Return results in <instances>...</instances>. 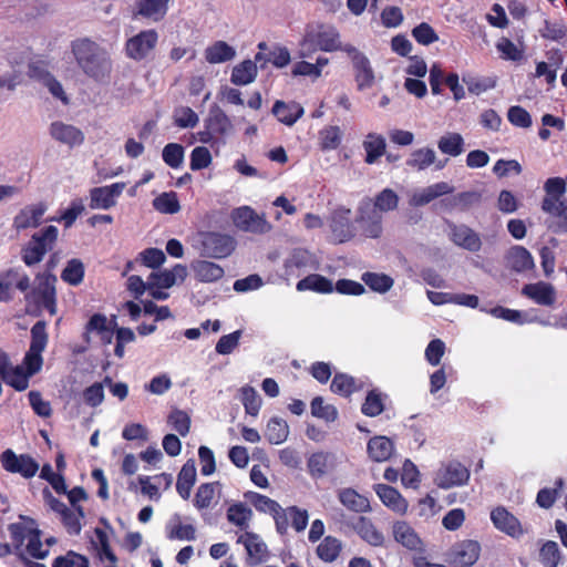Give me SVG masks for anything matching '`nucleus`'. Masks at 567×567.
<instances>
[{
  "label": "nucleus",
  "mask_w": 567,
  "mask_h": 567,
  "mask_svg": "<svg viewBox=\"0 0 567 567\" xmlns=\"http://www.w3.org/2000/svg\"><path fill=\"white\" fill-rule=\"evenodd\" d=\"M340 34L333 25L309 27L300 42V56L309 58L317 50L324 52L343 51Z\"/></svg>",
  "instance_id": "7ed1b4c3"
},
{
  "label": "nucleus",
  "mask_w": 567,
  "mask_h": 567,
  "mask_svg": "<svg viewBox=\"0 0 567 567\" xmlns=\"http://www.w3.org/2000/svg\"><path fill=\"white\" fill-rule=\"evenodd\" d=\"M40 477L49 482L58 494L66 493V484L63 475L61 473H54L50 464L42 466Z\"/></svg>",
  "instance_id": "338daca9"
},
{
  "label": "nucleus",
  "mask_w": 567,
  "mask_h": 567,
  "mask_svg": "<svg viewBox=\"0 0 567 567\" xmlns=\"http://www.w3.org/2000/svg\"><path fill=\"white\" fill-rule=\"evenodd\" d=\"M481 555V545L476 540L466 539L456 543L450 551V564L453 567H471Z\"/></svg>",
  "instance_id": "9b49d317"
},
{
  "label": "nucleus",
  "mask_w": 567,
  "mask_h": 567,
  "mask_svg": "<svg viewBox=\"0 0 567 567\" xmlns=\"http://www.w3.org/2000/svg\"><path fill=\"white\" fill-rule=\"evenodd\" d=\"M168 2L169 0H137L134 14L150 22H158L166 16Z\"/></svg>",
  "instance_id": "412c9836"
},
{
  "label": "nucleus",
  "mask_w": 567,
  "mask_h": 567,
  "mask_svg": "<svg viewBox=\"0 0 567 567\" xmlns=\"http://www.w3.org/2000/svg\"><path fill=\"white\" fill-rule=\"evenodd\" d=\"M330 390L336 394L348 398L359 390V385L353 377L347 373H336Z\"/></svg>",
  "instance_id": "c03bdc74"
},
{
  "label": "nucleus",
  "mask_w": 567,
  "mask_h": 567,
  "mask_svg": "<svg viewBox=\"0 0 567 567\" xmlns=\"http://www.w3.org/2000/svg\"><path fill=\"white\" fill-rule=\"evenodd\" d=\"M154 208L162 214H176L181 209V205L176 193H163L153 200Z\"/></svg>",
  "instance_id": "6e6d98bb"
},
{
  "label": "nucleus",
  "mask_w": 567,
  "mask_h": 567,
  "mask_svg": "<svg viewBox=\"0 0 567 567\" xmlns=\"http://www.w3.org/2000/svg\"><path fill=\"white\" fill-rule=\"evenodd\" d=\"M386 394L381 393L378 390H371L368 392L364 402L361 406V412L369 417H375L384 411V401Z\"/></svg>",
  "instance_id": "79ce46f5"
},
{
  "label": "nucleus",
  "mask_w": 567,
  "mask_h": 567,
  "mask_svg": "<svg viewBox=\"0 0 567 567\" xmlns=\"http://www.w3.org/2000/svg\"><path fill=\"white\" fill-rule=\"evenodd\" d=\"M236 243L229 235L208 233L202 241V255L209 258H225L235 249Z\"/></svg>",
  "instance_id": "9d476101"
},
{
  "label": "nucleus",
  "mask_w": 567,
  "mask_h": 567,
  "mask_svg": "<svg viewBox=\"0 0 567 567\" xmlns=\"http://www.w3.org/2000/svg\"><path fill=\"white\" fill-rule=\"evenodd\" d=\"M398 204L399 197L396 193L391 188H384L375 196L374 204L371 207L380 213H386L394 210L398 207Z\"/></svg>",
  "instance_id": "4d7b16f0"
},
{
  "label": "nucleus",
  "mask_w": 567,
  "mask_h": 567,
  "mask_svg": "<svg viewBox=\"0 0 567 567\" xmlns=\"http://www.w3.org/2000/svg\"><path fill=\"white\" fill-rule=\"evenodd\" d=\"M60 516L64 527L70 535H79L81 533V519L84 517L82 507L68 508Z\"/></svg>",
  "instance_id": "5fc2aeb1"
},
{
  "label": "nucleus",
  "mask_w": 567,
  "mask_h": 567,
  "mask_svg": "<svg viewBox=\"0 0 567 567\" xmlns=\"http://www.w3.org/2000/svg\"><path fill=\"white\" fill-rule=\"evenodd\" d=\"M45 327L47 324L44 321H38L31 328L30 348L23 360L25 370L19 365L14 368L11 365L1 378L7 384L17 391L25 390L29 386L30 377L39 372L42 368V352L47 348L49 339Z\"/></svg>",
  "instance_id": "f257e3e1"
},
{
  "label": "nucleus",
  "mask_w": 567,
  "mask_h": 567,
  "mask_svg": "<svg viewBox=\"0 0 567 567\" xmlns=\"http://www.w3.org/2000/svg\"><path fill=\"white\" fill-rule=\"evenodd\" d=\"M453 186L446 182H439L423 188L415 189L409 199V204L413 207L425 206L432 200L452 194Z\"/></svg>",
  "instance_id": "f3484780"
},
{
  "label": "nucleus",
  "mask_w": 567,
  "mask_h": 567,
  "mask_svg": "<svg viewBox=\"0 0 567 567\" xmlns=\"http://www.w3.org/2000/svg\"><path fill=\"white\" fill-rule=\"evenodd\" d=\"M394 539L410 550H421L422 540L415 530L405 522H396L393 525Z\"/></svg>",
  "instance_id": "cd10ccee"
},
{
  "label": "nucleus",
  "mask_w": 567,
  "mask_h": 567,
  "mask_svg": "<svg viewBox=\"0 0 567 567\" xmlns=\"http://www.w3.org/2000/svg\"><path fill=\"white\" fill-rule=\"evenodd\" d=\"M234 225L241 231L264 235L272 229L265 214H258L250 206H240L231 213Z\"/></svg>",
  "instance_id": "39448f33"
},
{
  "label": "nucleus",
  "mask_w": 567,
  "mask_h": 567,
  "mask_svg": "<svg viewBox=\"0 0 567 567\" xmlns=\"http://www.w3.org/2000/svg\"><path fill=\"white\" fill-rule=\"evenodd\" d=\"M168 424L182 436H186L190 427V417L182 410H173L167 419Z\"/></svg>",
  "instance_id": "69168bd1"
},
{
  "label": "nucleus",
  "mask_w": 567,
  "mask_h": 567,
  "mask_svg": "<svg viewBox=\"0 0 567 567\" xmlns=\"http://www.w3.org/2000/svg\"><path fill=\"white\" fill-rule=\"evenodd\" d=\"M340 503L348 509L355 513H365L370 511L368 498L359 494L353 488H342L338 493Z\"/></svg>",
  "instance_id": "f704fd0d"
},
{
  "label": "nucleus",
  "mask_w": 567,
  "mask_h": 567,
  "mask_svg": "<svg viewBox=\"0 0 567 567\" xmlns=\"http://www.w3.org/2000/svg\"><path fill=\"white\" fill-rule=\"evenodd\" d=\"M332 460L333 455L330 453H313L308 460V468L311 476L316 478L324 476L332 464Z\"/></svg>",
  "instance_id": "de8ad7c7"
},
{
  "label": "nucleus",
  "mask_w": 567,
  "mask_h": 567,
  "mask_svg": "<svg viewBox=\"0 0 567 567\" xmlns=\"http://www.w3.org/2000/svg\"><path fill=\"white\" fill-rule=\"evenodd\" d=\"M297 290H312L320 293H330L333 291V284L330 279L321 275H309L297 284Z\"/></svg>",
  "instance_id": "a19ab883"
},
{
  "label": "nucleus",
  "mask_w": 567,
  "mask_h": 567,
  "mask_svg": "<svg viewBox=\"0 0 567 567\" xmlns=\"http://www.w3.org/2000/svg\"><path fill=\"white\" fill-rule=\"evenodd\" d=\"M71 51L78 66L96 82H106L112 72V60L105 48L99 43L81 38L72 41Z\"/></svg>",
  "instance_id": "f03ea898"
},
{
  "label": "nucleus",
  "mask_w": 567,
  "mask_h": 567,
  "mask_svg": "<svg viewBox=\"0 0 567 567\" xmlns=\"http://www.w3.org/2000/svg\"><path fill=\"white\" fill-rule=\"evenodd\" d=\"M363 148L365 151V163L374 164L385 153V138L381 134L369 133L363 141Z\"/></svg>",
  "instance_id": "c9c22d12"
},
{
  "label": "nucleus",
  "mask_w": 567,
  "mask_h": 567,
  "mask_svg": "<svg viewBox=\"0 0 567 567\" xmlns=\"http://www.w3.org/2000/svg\"><path fill=\"white\" fill-rule=\"evenodd\" d=\"M158 34L155 30L141 31L126 42V53L131 59L142 60L155 48Z\"/></svg>",
  "instance_id": "ddd939ff"
},
{
  "label": "nucleus",
  "mask_w": 567,
  "mask_h": 567,
  "mask_svg": "<svg viewBox=\"0 0 567 567\" xmlns=\"http://www.w3.org/2000/svg\"><path fill=\"white\" fill-rule=\"evenodd\" d=\"M61 278L71 286H79L84 278L83 262L78 258L69 260L62 270Z\"/></svg>",
  "instance_id": "3c124183"
},
{
  "label": "nucleus",
  "mask_w": 567,
  "mask_h": 567,
  "mask_svg": "<svg viewBox=\"0 0 567 567\" xmlns=\"http://www.w3.org/2000/svg\"><path fill=\"white\" fill-rule=\"evenodd\" d=\"M184 153L185 150L181 144L168 143L163 148L162 157L166 165L176 169L179 168L183 164Z\"/></svg>",
  "instance_id": "13d9d810"
},
{
  "label": "nucleus",
  "mask_w": 567,
  "mask_h": 567,
  "mask_svg": "<svg viewBox=\"0 0 567 567\" xmlns=\"http://www.w3.org/2000/svg\"><path fill=\"white\" fill-rule=\"evenodd\" d=\"M539 558L545 567H557L561 559V553L556 542H546L539 551Z\"/></svg>",
  "instance_id": "bf43d9fd"
},
{
  "label": "nucleus",
  "mask_w": 567,
  "mask_h": 567,
  "mask_svg": "<svg viewBox=\"0 0 567 567\" xmlns=\"http://www.w3.org/2000/svg\"><path fill=\"white\" fill-rule=\"evenodd\" d=\"M204 56L210 64L225 63L236 56V50L227 42L219 40L205 49Z\"/></svg>",
  "instance_id": "c85d7f7f"
},
{
  "label": "nucleus",
  "mask_w": 567,
  "mask_h": 567,
  "mask_svg": "<svg viewBox=\"0 0 567 567\" xmlns=\"http://www.w3.org/2000/svg\"><path fill=\"white\" fill-rule=\"evenodd\" d=\"M272 114L279 122L291 126L303 115V107L295 102L285 103L282 101H276L272 106Z\"/></svg>",
  "instance_id": "c756f323"
},
{
  "label": "nucleus",
  "mask_w": 567,
  "mask_h": 567,
  "mask_svg": "<svg viewBox=\"0 0 567 567\" xmlns=\"http://www.w3.org/2000/svg\"><path fill=\"white\" fill-rule=\"evenodd\" d=\"M245 498L249 501L258 512L261 513L272 515L274 512L279 508V504L276 501L255 492L246 493Z\"/></svg>",
  "instance_id": "e2e57ef3"
},
{
  "label": "nucleus",
  "mask_w": 567,
  "mask_h": 567,
  "mask_svg": "<svg viewBox=\"0 0 567 567\" xmlns=\"http://www.w3.org/2000/svg\"><path fill=\"white\" fill-rule=\"evenodd\" d=\"M56 238L58 228L55 226H47L39 234H34L23 249L22 260L24 264L33 266L40 262L44 255L52 249Z\"/></svg>",
  "instance_id": "20e7f679"
},
{
  "label": "nucleus",
  "mask_w": 567,
  "mask_h": 567,
  "mask_svg": "<svg viewBox=\"0 0 567 567\" xmlns=\"http://www.w3.org/2000/svg\"><path fill=\"white\" fill-rule=\"evenodd\" d=\"M564 484L565 482L563 478H557L555 481L554 488L545 487L539 489L536 496L537 505L545 509L550 508L554 505L555 501L557 499L558 493L564 487Z\"/></svg>",
  "instance_id": "052dcab7"
},
{
  "label": "nucleus",
  "mask_w": 567,
  "mask_h": 567,
  "mask_svg": "<svg viewBox=\"0 0 567 567\" xmlns=\"http://www.w3.org/2000/svg\"><path fill=\"white\" fill-rule=\"evenodd\" d=\"M196 481V467L194 462H186L177 476L176 491L184 499H188Z\"/></svg>",
  "instance_id": "e433bc0d"
},
{
  "label": "nucleus",
  "mask_w": 567,
  "mask_h": 567,
  "mask_svg": "<svg viewBox=\"0 0 567 567\" xmlns=\"http://www.w3.org/2000/svg\"><path fill=\"white\" fill-rule=\"evenodd\" d=\"M240 400L247 414L256 416L261 408V398L258 392L250 385L240 389Z\"/></svg>",
  "instance_id": "864d4df0"
},
{
  "label": "nucleus",
  "mask_w": 567,
  "mask_h": 567,
  "mask_svg": "<svg viewBox=\"0 0 567 567\" xmlns=\"http://www.w3.org/2000/svg\"><path fill=\"white\" fill-rule=\"evenodd\" d=\"M481 311H485L493 316L494 318L503 319L505 321L523 324L526 322H532L533 320L524 319L525 316L522 311L504 308L501 306L494 307L489 310L481 308Z\"/></svg>",
  "instance_id": "680f3d73"
},
{
  "label": "nucleus",
  "mask_w": 567,
  "mask_h": 567,
  "mask_svg": "<svg viewBox=\"0 0 567 567\" xmlns=\"http://www.w3.org/2000/svg\"><path fill=\"white\" fill-rule=\"evenodd\" d=\"M237 543L244 545L247 551V560L249 565H259L267 559V545L258 534L245 532L239 535Z\"/></svg>",
  "instance_id": "dca6fc26"
},
{
  "label": "nucleus",
  "mask_w": 567,
  "mask_h": 567,
  "mask_svg": "<svg viewBox=\"0 0 567 567\" xmlns=\"http://www.w3.org/2000/svg\"><path fill=\"white\" fill-rule=\"evenodd\" d=\"M342 142V131L337 125H330L319 131V145L324 152L337 150Z\"/></svg>",
  "instance_id": "a18cd8bd"
},
{
  "label": "nucleus",
  "mask_w": 567,
  "mask_h": 567,
  "mask_svg": "<svg viewBox=\"0 0 567 567\" xmlns=\"http://www.w3.org/2000/svg\"><path fill=\"white\" fill-rule=\"evenodd\" d=\"M436 163V153L431 147H421L411 152L405 165L413 171L422 172Z\"/></svg>",
  "instance_id": "473e14b6"
},
{
  "label": "nucleus",
  "mask_w": 567,
  "mask_h": 567,
  "mask_svg": "<svg viewBox=\"0 0 567 567\" xmlns=\"http://www.w3.org/2000/svg\"><path fill=\"white\" fill-rule=\"evenodd\" d=\"M194 277L202 282H215L224 277V268L208 260H194L190 264Z\"/></svg>",
  "instance_id": "b1692460"
},
{
  "label": "nucleus",
  "mask_w": 567,
  "mask_h": 567,
  "mask_svg": "<svg viewBox=\"0 0 567 567\" xmlns=\"http://www.w3.org/2000/svg\"><path fill=\"white\" fill-rule=\"evenodd\" d=\"M357 534L369 545L378 547L384 543V535L374 526L371 519L360 516L354 525Z\"/></svg>",
  "instance_id": "7c9ffc66"
},
{
  "label": "nucleus",
  "mask_w": 567,
  "mask_h": 567,
  "mask_svg": "<svg viewBox=\"0 0 567 567\" xmlns=\"http://www.w3.org/2000/svg\"><path fill=\"white\" fill-rule=\"evenodd\" d=\"M522 295L532 299L539 306L550 307L556 301L555 287L551 284L545 281L525 285L522 288Z\"/></svg>",
  "instance_id": "a211bd4d"
},
{
  "label": "nucleus",
  "mask_w": 567,
  "mask_h": 567,
  "mask_svg": "<svg viewBox=\"0 0 567 567\" xmlns=\"http://www.w3.org/2000/svg\"><path fill=\"white\" fill-rule=\"evenodd\" d=\"M289 434V426L287 422L280 417H272L269 420L266 429V436L271 444H281L285 442Z\"/></svg>",
  "instance_id": "8fccbe9b"
},
{
  "label": "nucleus",
  "mask_w": 567,
  "mask_h": 567,
  "mask_svg": "<svg viewBox=\"0 0 567 567\" xmlns=\"http://www.w3.org/2000/svg\"><path fill=\"white\" fill-rule=\"evenodd\" d=\"M38 285L32 291V298L37 305L45 309L51 316L56 313V277L51 272H44L37 277Z\"/></svg>",
  "instance_id": "6e6552de"
},
{
  "label": "nucleus",
  "mask_w": 567,
  "mask_h": 567,
  "mask_svg": "<svg viewBox=\"0 0 567 567\" xmlns=\"http://www.w3.org/2000/svg\"><path fill=\"white\" fill-rule=\"evenodd\" d=\"M491 520L496 529L513 538H519L524 535L518 518L503 506H498L491 512Z\"/></svg>",
  "instance_id": "2eb2a0df"
},
{
  "label": "nucleus",
  "mask_w": 567,
  "mask_h": 567,
  "mask_svg": "<svg viewBox=\"0 0 567 567\" xmlns=\"http://www.w3.org/2000/svg\"><path fill=\"white\" fill-rule=\"evenodd\" d=\"M2 467L10 473H18L24 478L33 477L39 471V463L29 454H16L8 449L1 453Z\"/></svg>",
  "instance_id": "1a4fd4ad"
},
{
  "label": "nucleus",
  "mask_w": 567,
  "mask_h": 567,
  "mask_svg": "<svg viewBox=\"0 0 567 567\" xmlns=\"http://www.w3.org/2000/svg\"><path fill=\"white\" fill-rule=\"evenodd\" d=\"M468 480V468L454 460L442 462L433 476L434 484L442 489L463 486Z\"/></svg>",
  "instance_id": "423d86ee"
},
{
  "label": "nucleus",
  "mask_w": 567,
  "mask_h": 567,
  "mask_svg": "<svg viewBox=\"0 0 567 567\" xmlns=\"http://www.w3.org/2000/svg\"><path fill=\"white\" fill-rule=\"evenodd\" d=\"M506 259L508 266L516 272L529 270L535 266L530 252L522 246L511 248Z\"/></svg>",
  "instance_id": "72a5a7b5"
},
{
  "label": "nucleus",
  "mask_w": 567,
  "mask_h": 567,
  "mask_svg": "<svg viewBox=\"0 0 567 567\" xmlns=\"http://www.w3.org/2000/svg\"><path fill=\"white\" fill-rule=\"evenodd\" d=\"M227 519L230 524L239 527L241 530L247 532L249 528L252 511L245 503H235L227 508Z\"/></svg>",
  "instance_id": "ea45409f"
},
{
  "label": "nucleus",
  "mask_w": 567,
  "mask_h": 567,
  "mask_svg": "<svg viewBox=\"0 0 567 567\" xmlns=\"http://www.w3.org/2000/svg\"><path fill=\"white\" fill-rule=\"evenodd\" d=\"M449 237L456 246L476 252L482 247L480 235L464 224L449 223Z\"/></svg>",
  "instance_id": "4468645a"
},
{
  "label": "nucleus",
  "mask_w": 567,
  "mask_h": 567,
  "mask_svg": "<svg viewBox=\"0 0 567 567\" xmlns=\"http://www.w3.org/2000/svg\"><path fill=\"white\" fill-rule=\"evenodd\" d=\"M341 549V540L332 536H327L317 547V555L321 560L332 563L339 557Z\"/></svg>",
  "instance_id": "49530a36"
},
{
  "label": "nucleus",
  "mask_w": 567,
  "mask_h": 567,
  "mask_svg": "<svg viewBox=\"0 0 567 567\" xmlns=\"http://www.w3.org/2000/svg\"><path fill=\"white\" fill-rule=\"evenodd\" d=\"M367 451L372 461L385 462L394 452V443L386 436L377 435L369 440Z\"/></svg>",
  "instance_id": "a878e982"
},
{
  "label": "nucleus",
  "mask_w": 567,
  "mask_h": 567,
  "mask_svg": "<svg viewBox=\"0 0 567 567\" xmlns=\"http://www.w3.org/2000/svg\"><path fill=\"white\" fill-rule=\"evenodd\" d=\"M464 138L458 133H447L439 142V150L449 156L456 157L464 152Z\"/></svg>",
  "instance_id": "37998d69"
},
{
  "label": "nucleus",
  "mask_w": 567,
  "mask_h": 567,
  "mask_svg": "<svg viewBox=\"0 0 567 567\" xmlns=\"http://www.w3.org/2000/svg\"><path fill=\"white\" fill-rule=\"evenodd\" d=\"M205 127H208L216 137H225L230 133L233 125L229 117L220 107L213 106L205 120Z\"/></svg>",
  "instance_id": "bb28decb"
},
{
  "label": "nucleus",
  "mask_w": 567,
  "mask_h": 567,
  "mask_svg": "<svg viewBox=\"0 0 567 567\" xmlns=\"http://www.w3.org/2000/svg\"><path fill=\"white\" fill-rule=\"evenodd\" d=\"M330 228L334 239L339 243L350 239L353 235L350 221V209L341 208L333 212Z\"/></svg>",
  "instance_id": "393cba45"
},
{
  "label": "nucleus",
  "mask_w": 567,
  "mask_h": 567,
  "mask_svg": "<svg viewBox=\"0 0 567 567\" xmlns=\"http://www.w3.org/2000/svg\"><path fill=\"white\" fill-rule=\"evenodd\" d=\"M257 73V64L245 60L233 68L230 82L235 85H248L256 80Z\"/></svg>",
  "instance_id": "4c0bfd02"
},
{
  "label": "nucleus",
  "mask_w": 567,
  "mask_h": 567,
  "mask_svg": "<svg viewBox=\"0 0 567 567\" xmlns=\"http://www.w3.org/2000/svg\"><path fill=\"white\" fill-rule=\"evenodd\" d=\"M35 528L28 527L22 523H12L8 526L10 538L12 542L13 554L21 559L27 556L23 549L24 542L29 539L30 535Z\"/></svg>",
  "instance_id": "58836bf2"
},
{
  "label": "nucleus",
  "mask_w": 567,
  "mask_h": 567,
  "mask_svg": "<svg viewBox=\"0 0 567 567\" xmlns=\"http://www.w3.org/2000/svg\"><path fill=\"white\" fill-rule=\"evenodd\" d=\"M25 551L35 559H44L49 555V548H43L41 532L38 528L30 535Z\"/></svg>",
  "instance_id": "774afa93"
},
{
  "label": "nucleus",
  "mask_w": 567,
  "mask_h": 567,
  "mask_svg": "<svg viewBox=\"0 0 567 567\" xmlns=\"http://www.w3.org/2000/svg\"><path fill=\"white\" fill-rule=\"evenodd\" d=\"M311 414L326 422H334L338 419V410L332 404L324 403L322 396H316L310 403Z\"/></svg>",
  "instance_id": "603ef678"
},
{
  "label": "nucleus",
  "mask_w": 567,
  "mask_h": 567,
  "mask_svg": "<svg viewBox=\"0 0 567 567\" xmlns=\"http://www.w3.org/2000/svg\"><path fill=\"white\" fill-rule=\"evenodd\" d=\"M361 279L371 290L379 293L388 292L394 284L390 276L370 271L364 272Z\"/></svg>",
  "instance_id": "09e8293b"
},
{
  "label": "nucleus",
  "mask_w": 567,
  "mask_h": 567,
  "mask_svg": "<svg viewBox=\"0 0 567 567\" xmlns=\"http://www.w3.org/2000/svg\"><path fill=\"white\" fill-rule=\"evenodd\" d=\"M363 234L370 238H378L382 234V215L370 204L360 207V219Z\"/></svg>",
  "instance_id": "4be33fe9"
},
{
  "label": "nucleus",
  "mask_w": 567,
  "mask_h": 567,
  "mask_svg": "<svg viewBox=\"0 0 567 567\" xmlns=\"http://www.w3.org/2000/svg\"><path fill=\"white\" fill-rule=\"evenodd\" d=\"M199 122L198 115L188 106H179L174 111V123L181 128H193Z\"/></svg>",
  "instance_id": "0e129e2a"
},
{
  "label": "nucleus",
  "mask_w": 567,
  "mask_h": 567,
  "mask_svg": "<svg viewBox=\"0 0 567 567\" xmlns=\"http://www.w3.org/2000/svg\"><path fill=\"white\" fill-rule=\"evenodd\" d=\"M165 530L166 537L171 540H195L196 538L195 527L190 524L183 525L178 514H175L171 517L166 524Z\"/></svg>",
  "instance_id": "2f4dec72"
},
{
  "label": "nucleus",
  "mask_w": 567,
  "mask_h": 567,
  "mask_svg": "<svg viewBox=\"0 0 567 567\" xmlns=\"http://www.w3.org/2000/svg\"><path fill=\"white\" fill-rule=\"evenodd\" d=\"M374 491L384 506L398 514H404L408 509V502L398 489L385 484H375Z\"/></svg>",
  "instance_id": "5701e85b"
},
{
  "label": "nucleus",
  "mask_w": 567,
  "mask_h": 567,
  "mask_svg": "<svg viewBox=\"0 0 567 567\" xmlns=\"http://www.w3.org/2000/svg\"><path fill=\"white\" fill-rule=\"evenodd\" d=\"M343 52L351 59L359 91L370 89L374 83V71L368 56L351 44H344Z\"/></svg>",
  "instance_id": "0eeeda50"
},
{
  "label": "nucleus",
  "mask_w": 567,
  "mask_h": 567,
  "mask_svg": "<svg viewBox=\"0 0 567 567\" xmlns=\"http://www.w3.org/2000/svg\"><path fill=\"white\" fill-rule=\"evenodd\" d=\"M50 135L53 140L70 147L79 146L84 141V134L80 128L60 121L51 123Z\"/></svg>",
  "instance_id": "6ab92c4d"
},
{
  "label": "nucleus",
  "mask_w": 567,
  "mask_h": 567,
  "mask_svg": "<svg viewBox=\"0 0 567 567\" xmlns=\"http://www.w3.org/2000/svg\"><path fill=\"white\" fill-rule=\"evenodd\" d=\"M125 183L118 182L107 186L94 187L90 190L91 209H110L116 205V198L125 189Z\"/></svg>",
  "instance_id": "f8f14e48"
},
{
  "label": "nucleus",
  "mask_w": 567,
  "mask_h": 567,
  "mask_svg": "<svg viewBox=\"0 0 567 567\" xmlns=\"http://www.w3.org/2000/svg\"><path fill=\"white\" fill-rule=\"evenodd\" d=\"M45 210L43 203L25 206L13 218V227L20 231L39 226Z\"/></svg>",
  "instance_id": "aec40b11"
}]
</instances>
